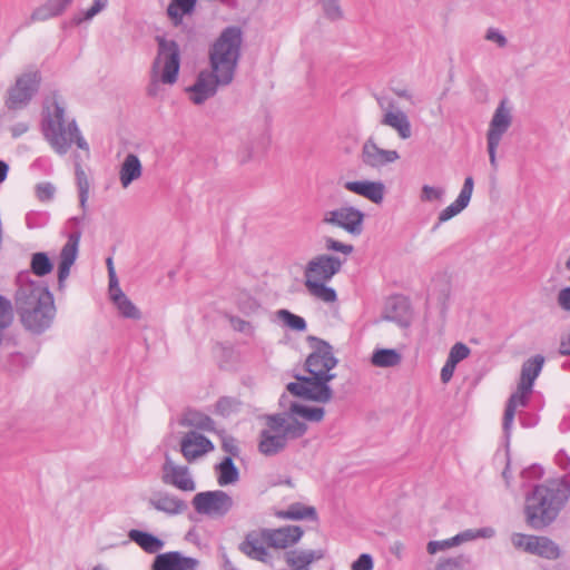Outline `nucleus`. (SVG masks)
Returning a JSON list of instances; mask_svg holds the SVG:
<instances>
[{"instance_id": "f257e3e1", "label": "nucleus", "mask_w": 570, "mask_h": 570, "mask_svg": "<svg viewBox=\"0 0 570 570\" xmlns=\"http://www.w3.org/2000/svg\"><path fill=\"white\" fill-rule=\"evenodd\" d=\"M306 341L313 350L304 363V371L309 375L294 374L296 382L287 383L286 391L294 397L325 404L334 395L330 383L336 374L331 371L337 366L338 358L327 341L314 335H308Z\"/></svg>"}, {"instance_id": "f03ea898", "label": "nucleus", "mask_w": 570, "mask_h": 570, "mask_svg": "<svg viewBox=\"0 0 570 570\" xmlns=\"http://www.w3.org/2000/svg\"><path fill=\"white\" fill-rule=\"evenodd\" d=\"M564 507L558 490H552L547 483L534 484L524 497L525 524L537 531L543 530L557 520Z\"/></svg>"}, {"instance_id": "7ed1b4c3", "label": "nucleus", "mask_w": 570, "mask_h": 570, "mask_svg": "<svg viewBox=\"0 0 570 570\" xmlns=\"http://www.w3.org/2000/svg\"><path fill=\"white\" fill-rule=\"evenodd\" d=\"M244 30L240 26L225 27L208 48V66L235 79L243 56Z\"/></svg>"}, {"instance_id": "20e7f679", "label": "nucleus", "mask_w": 570, "mask_h": 570, "mask_svg": "<svg viewBox=\"0 0 570 570\" xmlns=\"http://www.w3.org/2000/svg\"><path fill=\"white\" fill-rule=\"evenodd\" d=\"M265 419L268 429L259 432L258 451L266 456L282 452L288 440L299 439L308 430L305 422H286L281 413L266 414Z\"/></svg>"}, {"instance_id": "39448f33", "label": "nucleus", "mask_w": 570, "mask_h": 570, "mask_svg": "<svg viewBox=\"0 0 570 570\" xmlns=\"http://www.w3.org/2000/svg\"><path fill=\"white\" fill-rule=\"evenodd\" d=\"M158 55L153 62L151 80L147 87V95L156 97L159 91V82L170 85L177 82L179 77L181 56L176 40H168L165 36H156Z\"/></svg>"}, {"instance_id": "423d86ee", "label": "nucleus", "mask_w": 570, "mask_h": 570, "mask_svg": "<svg viewBox=\"0 0 570 570\" xmlns=\"http://www.w3.org/2000/svg\"><path fill=\"white\" fill-rule=\"evenodd\" d=\"M42 83L41 71L35 66H29L17 76L16 81L6 92L4 106L8 110H21L29 106L38 95Z\"/></svg>"}, {"instance_id": "0eeeda50", "label": "nucleus", "mask_w": 570, "mask_h": 570, "mask_svg": "<svg viewBox=\"0 0 570 570\" xmlns=\"http://www.w3.org/2000/svg\"><path fill=\"white\" fill-rule=\"evenodd\" d=\"M47 299H41L30 306L16 309L22 327L35 336H40L47 332L56 316V305L52 292H43Z\"/></svg>"}, {"instance_id": "6e6552de", "label": "nucleus", "mask_w": 570, "mask_h": 570, "mask_svg": "<svg viewBox=\"0 0 570 570\" xmlns=\"http://www.w3.org/2000/svg\"><path fill=\"white\" fill-rule=\"evenodd\" d=\"M234 80L216 69H203L196 76L195 82L185 88L189 100L200 106L214 97L219 87L229 86Z\"/></svg>"}, {"instance_id": "1a4fd4ad", "label": "nucleus", "mask_w": 570, "mask_h": 570, "mask_svg": "<svg viewBox=\"0 0 570 570\" xmlns=\"http://www.w3.org/2000/svg\"><path fill=\"white\" fill-rule=\"evenodd\" d=\"M191 505L196 513L218 519L232 510L234 500L223 490H209L196 493L191 499Z\"/></svg>"}, {"instance_id": "9d476101", "label": "nucleus", "mask_w": 570, "mask_h": 570, "mask_svg": "<svg viewBox=\"0 0 570 570\" xmlns=\"http://www.w3.org/2000/svg\"><path fill=\"white\" fill-rule=\"evenodd\" d=\"M14 285L13 301L16 309L37 303L39 297L45 301L46 294L43 292H51L46 281L31 278L29 271H20L16 275Z\"/></svg>"}, {"instance_id": "9b49d317", "label": "nucleus", "mask_w": 570, "mask_h": 570, "mask_svg": "<svg viewBox=\"0 0 570 570\" xmlns=\"http://www.w3.org/2000/svg\"><path fill=\"white\" fill-rule=\"evenodd\" d=\"M365 213L354 206H344L325 213L323 223L340 227L352 236H360L364 229Z\"/></svg>"}, {"instance_id": "f8f14e48", "label": "nucleus", "mask_w": 570, "mask_h": 570, "mask_svg": "<svg viewBox=\"0 0 570 570\" xmlns=\"http://www.w3.org/2000/svg\"><path fill=\"white\" fill-rule=\"evenodd\" d=\"M41 130L45 138L60 155H65L68 151L72 140L81 135L75 119L68 122L67 129H57L56 121L50 112L43 117L41 122Z\"/></svg>"}, {"instance_id": "ddd939ff", "label": "nucleus", "mask_w": 570, "mask_h": 570, "mask_svg": "<svg viewBox=\"0 0 570 570\" xmlns=\"http://www.w3.org/2000/svg\"><path fill=\"white\" fill-rule=\"evenodd\" d=\"M346 262V258H341L332 254H321L312 258L305 267V281H331L338 274Z\"/></svg>"}, {"instance_id": "4468645a", "label": "nucleus", "mask_w": 570, "mask_h": 570, "mask_svg": "<svg viewBox=\"0 0 570 570\" xmlns=\"http://www.w3.org/2000/svg\"><path fill=\"white\" fill-rule=\"evenodd\" d=\"M81 235V229L72 230L70 234H68V239L60 250L57 267L59 292L65 289L66 281L70 275L71 267L78 258Z\"/></svg>"}, {"instance_id": "2eb2a0df", "label": "nucleus", "mask_w": 570, "mask_h": 570, "mask_svg": "<svg viewBox=\"0 0 570 570\" xmlns=\"http://www.w3.org/2000/svg\"><path fill=\"white\" fill-rule=\"evenodd\" d=\"M304 535L301 525L287 524L277 529H263L261 537L267 547L273 549H286L295 546Z\"/></svg>"}, {"instance_id": "dca6fc26", "label": "nucleus", "mask_w": 570, "mask_h": 570, "mask_svg": "<svg viewBox=\"0 0 570 570\" xmlns=\"http://www.w3.org/2000/svg\"><path fill=\"white\" fill-rule=\"evenodd\" d=\"M161 480L165 484H170L185 492L196 489V483L189 474L188 466L174 464L168 454L165 456Z\"/></svg>"}, {"instance_id": "f3484780", "label": "nucleus", "mask_w": 570, "mask_h": 570, "mask_svg": "<svg viewBox=\"0 0 570 570\" xmlns=\"http://www.w3.org/2000/svg\"><path fill=\"white\" fill-rule=\"evenodd\" d=\"M214 443L197 431L187 432L180 440V452L189 463L214 451Z\"/></svg>"}, {"instance_id": "a211bd4d", "label": "nucleus", "mask_w": 570, "mask_h": 570, "mask_svg": "<svg viewBox=\"0 0 570 570\" xmlns=\"http://www.w3.org/2000/svg\"><path fill=\"white\" fill-rule=\"evenodd\" d=\"M399 158L400 154L396 150L380 148L373 137L367 138L362 146L361 160L367 167L381 168Z\"/></svg>"}, {"instance_id": "6ab92c4d", "label": "nucleus", "mask_w": 570, "mask_h": 570, "mask_svg": "<svg viewBox=\"0 0 570 570\" xmlns=\"http://www.w3.org/2000/svg\"><path fill=\"white\" fill-rule=\"evenodd\" d=\"M343 186L346 190L362 196L375 205H381L386 194V187L382 180H348Z\"/></svg>"}, {"instance_id": "aec40b11", "label": "nucleus", "mask_w": 570, "mask_h": 570, "mask_svg": "<svg viewBox=\"0 0 570 570\" xmlns=\"http://www.w3.org/2000/svg\"><path fill=\"white\" fill-rule=\"evenodd\" d=\"M508 98L500 100L489 124L487 140L500 142L502 136L512 124L511 109L507 106Z\"/></svg>"}, {"instance_id": "412c9836", "label": "nucleus", "mask_w": 570, "mask_h": 570, "mask_svg": "<svg viewBox=\"0 0 570 570\" xmlns=\"http://www.w3.org/2000/svg\"><path fill=\"white\" fill-rule=\"evenodd\" d=\"M325 409L323 406L307 405L297 401H292L286 411L281 412L286 422H295L302 419V422L318 423L324 420Z\"/></svg>"}, {"instance_id": "4be33fe9", "label": "nucleus", "mask_w": 570, "mask_h": 570, "mask_svg": "<svg viewBox=\"0 0 570 570\" xmlns=\"http://www.w3.org/2000/svg\"><path fill=\"white\" fill-rule=\"evenodd\" d=\"M474 188V179L471 175L466 176L462 186V189L458 196V198L450 204L448 207L442 209L439 214V224H443L461 212H463L470 204L472 193Z\"/></svg>"}, {"instance_id": "5701e85b", "label": "nucleus", "mask_w": 570, "mask_h": 570, "mask_svg": "<svg viewBox=\"0 0 570 570\" xmlns=\"http://www.w3.org/2000/svg\"><path fill=\"white\" fill-rule=\"evenodd\" d=\"M148 502L157 511L170 515L184 513L188 509L186 501L163 491L155 492Z\"/></svg>"}, {"instance_id": "b1692460", "label": "nucleus", "mask_w": 570, "mask_h": 570, "mask_svg": "<svg viewBox=\"0 0 570 570\" xmlns=\"http://www.w3.org/2000/svg\"><path fill=\"white\" fill-rule=\"evenodd\" d=\"M409 311L410 303L407 298L403 295H393L386 301L383 318L400 326H409L406 320Z\"/></svg>"}, {"instance_id": "393cba45", "label": "nucleus", "mask_w": 570, "mask_h": 570, "mask_svg": "<svg viewBox=\"0 0 570 570\" xmlns=\"http://www.w3.org/2000/svg\"><path fill=\"white\" fill-rule=\"evenodd\" d=\"M71 2L72 0H47L31 12L29 21H47L52 18L61 17Z\"/></svg>"}, {"instance_id": "a878e982", "label": "nucleus", "mask_w": 570, "mask_h": 570, "mask_svg": "<svg viewBox=\"0 0 570 570\" xmlns=\"http://www.w3.org/2000/svg\"><path fill=\"white\" fill-rule=\"evenodd\" d=\"M179 424L210 433H216L218 431L215 426L214 420L209 415L190 407L184 412L183 416L179 419Z\"/></svg>"}, {"instance_id": "bb28decb", "label": "nucleus", "mask_w": 570, "mask_h": 570, "mask_svg": "<svg viewBox=\"0 0 570 570\" xmlns=\"http://www.w3.org/2000/svg\"><path fill=\"white\" fill-rule=\"evenodd\" d=\"M238 550L248 558L261 562H266L269 557L267 548L261 542L255 531L245 535V539L238 544Z\"/></svg>"}, {"instance_id": "cd10ccee", "label": "nucleus", "mask_w": 570, "mask_h": 570, "mask_svg": "<svg viewBox=\"0 0 570 570\" xmlns=\"http://www.w3.org/2000/svg\"><path fill=\"white\" fill-rule=\"evenodd\" d=\"M544 361L543 355L535 354L523 362L519 381L522 389H533L534 382L543 368Z\"/></svg>"}, {"instance_id": "c85d7f7f", "label": "nucleus", "mask_w": 570, "mask_h": 570, "mask_svg": "<svg viewBox=\"0 0 570 570\" xmlns=\"http://www.w3.org/2000/svg\"><path fill=\"white\" fill-rule=\"evenodd\" d=\"M128 538L138 544L147 553H157L164 548L165 542L159 537L151 532L131 529L128 532Z\"/></svg>"}, {"instance_id": "c756f323", "label": "nucleus", "mask_w": 570, "mask_h": 570, "mask_svg": "<svg viewBox=\"0 0 570 570\" xmlns=\"http://www.w3.org/2000/svg\"><path fill=\"white\" fill-rule=\"evenodd\" d=\"M142 174V166L139 157L135 154H128L120 165L119 179L124 188L130 186Z\"/></svg>"}, {"instance_id": "7c9ffc66", "label": "nucleus", "mask_w": 570, "mask_h": 570, "mask_svg": "<svg viewBox=\"0 0 570 570\" xmlns=\"http://www.w3.org/2000/svg\"><path fill=\"white\" fill-rule=\"evenodd\" d=\"M529 553L548 560H556L561 556L560 547L549 537L535 535L529 546Z\"/></svg>"}, {"instance_id": "2f4dec72", "label": "nucleus", "mask_w": 570, "mask_h": 570, "mask_svg": "<svg viewBox=\"0 0 570 570\" xmlns=\"http://www.w3.org/2000/svg\"><path fill=\"white\" fill-rule=\"evenodd\" d=\"M217 482L220 487L235 484L239 481L240 472L230 456H224L214 465Z\"/></svg>"}, {"instance_id": "473e14b6", "label": "nucleus", "mask_w": 570, "mask_h": 570, "mask_svg": "<svg viewBox=\"0 0 570 570\" xmlns=\"http://www.w3.org/2000/svg\"><path fill=\"white\" fill-rule=\"evenodd\" d=\"M32 362L33 355H26L19 351H8L1 365L10 375L21 376Z\"/></svg>"}, {"instance_id": "72a5a7b5", "label": "nucleus", "mask_w": 570, "mask_h": 570, "mask_svg": "<svg viewBox=\"0 0 570 570\" xmlns=\"http://www.w3.org/2000/svg\"><path fill=\"white\" fill-rule=\"evenodd\" d=\"M197 0H171L167 7V16L174 27L183 23L185 16H190L195 12Z\"/></svg>"}, {"instance_id": "f704fd0d", "label": "nucleus", "mask_w": 570, "mask_h": 570, "mask_svg": "<svg viewBox=\"0 0 570 570\" xmlns=\"http://www.w3.org/2000/svg\"><path fill=\"white\" fill-rule=\"evenodd\" d=\"M381 122L395 129L402 139L411 137V122L406 114L401 110L385 112Z\"/></svg>"}, {"instance_id": "c9c22d12", "label": "nucleus", "mask_w": 570, "mask_h": 570, "mask_svg": "<svg viewBox=\"0 0 570 570\" xmlns=\"http://www.w3.org/2000/svg\"><path fill=\"white\" fill-rule=\"evenodd\" d=\"M402 362V354L395 348H375L371 356V363L376 367H393Z\"/></svg>"}, {"instance_id": "e433bc0d", "label": "nucleus", "mask_w": 570, "mask_h": 570, "mask_svg": "<svg viewBox=\"0 0 570 570\" xmlns=\"http://www.w3.org/2000/svg\"><path fill=\"white\" fill-rule=\"evenodd\" d=\"M327 282L328 281L308 279L304 281V284L311 295L325 303H335L337 301V293L335 288L326 285Z\"/></svg>"}, {"instance_id": "4c0bfd02", "label": "nucleus", "mask_w": 570, "mask_h": 570, "mask_svg": "<svg viewBox=\"0 0 570 570\" xmlns=\"http://www.w3.org/2000/svg\"><path fill=\"white\" fill-rule=\"evenodd\" d=\"M55 268V263L47 252H36L30 257V274L38 277L49 275Z\"/></svg>"}, {"instance_id": "58836bf2", "label": "nucleus", "mask_w": 570, "mask_h": 570, "mask_svg": "<svg viewBox=\"0 0 570 570\" xmlns=\"http://www.w3.org/2000/svg\"><path fill=\"white\" fill-rule=\"evenodd\" d=\"M517 407L518 406L513 400H508L505 403L503 417H502L503 446L508 454H509V446L511 443L512 425L514 422Z\"/></svg>"}, {"instance_id": "ea45409f", "label": "nucleus", "mask_w": 570, "mask_h": 570, "mask_svg": "<svg viewBox=\"0 0 570 570\" xmlns=\"http://www.w3.org/2000/svg\"><path fill=\"white\" fill-rule=\"evenodd\" d=\"M277 318L283 326L295 332H305L307 323L304 317L292 313L289 309L281 308L276 312Z\"/></svg>"}, {"instance_id": "a19ab883", "label": "nucleus", "mask_w": 570, "mask_h": 570, "mask_svg": "<svg viewBox=\"0 0 570 570\" xmlns=\"http://www.w3.org/2000/svg\"><path fill=\"white\" fill-rule=\"evenodd\" d=\"M288 509L291 511L292 521H318L317 510L313 505H306L302 502H294L288 505Z\"/></svg>"}, {"instance_id": "79ce46f5", "label": "nucleus", "mask_w": 570, "mask_h": 570, "mask_svg": "<svg viewBox=\"0 0 570 570\" xmlns=\"http://www.w3.org/2000/svg\"><path fill=\"white\" fill-rule=\"evenodd\" d=\"M471 562L470 554L460 553L455 557L440 558L435 564V570H464Z\"/></svg>"}, {"instance_id": "37998d69", "label": "nucleus", "mask_w": 570, "mask_h": 570, "mask_svg": "<svg viewBox=\"0 0 570 570\" xmlns=\"http://www.w3.org/2000/svg\"><path fill=\"white\" fill-rule=\"evenodd\" d=\"M75 176L78 188L79 206L82 208V210H86L89 197L90 183L82 166L79 164H77V171H75Z\"/></svg>"}, {"instance_id": "c03bdc74", "label": "nucleus", "mask_w": 570, "mask_h": 570, "mask_svg": "<svg viewBox=\"0 0 570 570\" xmlns=\"http://www.w3.org/2000/svg\"><path fill=\"white\" fill-rule=\"evenodd\" d=\"M240 404V401L234 396H220L214 405V413L223 417H228L232 413L239 411Z\"/></svg>"}, {"instance_id": "a18cd8bd", "label": "nucleus", "mask_w": 570, "mask_h": 570, "mask_svg": "<svg viewBox=\"0 0 570 570\" xmlns=\"http://www.w3.org/2000/svg\"><path fill=\"white\" fill-rule=\"evenodd\" d=\"M124 318L139 321L142 317L140 309L127 297V295L112 302Z\"/></svg>"}, {"instance_id": "49530a36", "label": "nucleus", "mask_w": 570, "mask_h": 570, "mask_svg": "<svg viewBox=\"0 0 570 570\" xmlns=\"http://www.w3.org/2000/svg\"><path fill=\"white\" fill-rule=\"evenodd\" d=\"M495 535V530L492 527H484L480 529H468L458 534L455 538L458 540L459 546L463 542L471 541L474 539L483 538L491 539Z\"/></svg>"}, {"instance_id": "de8ad7c7", "label": "nucleus", "mask_w": 570, "mask_h": 570, "mask_svg": "<svg viewBox=\"0 0 570 570\" xmlns=\"http://www.w3.org/2000/svg\"><path fill=\"white\" fill-rule=\"evenodd\" d=\"M151 570H179L175 551L158 553L153 561Z\"/></svg>"}, {"instance_id": "09e8293b", "label": "nucleus", "mask_w": 570, "mask_h": 570, "mask_svg": "<svg viewBox=\"0 0 570 570\" xmlns=\"http://www.w3.org/2000/svg\"><path fill=\"white\" fill-rule=\"evenodd\" d=\"M237 307L243 314L252 315L261 308V303L248 292H244L237 299Z\"/></svg>"}, {"instance_id": "8fccbe9b", "label": "nucleus", "mask_w": 570, "mask_h": 570, "mask_svg": "<svg viewBox=\"0 0 570 570\" xmlns=\"http://www.w3.org/2000/svg\"><path fill=\"white\" fill-rule=\"evenodd\" d=\"M552 487V490H558V497L567 504L570 498V472L560 479H550L546 482Z\"/></svg>"}, {"instance_id": "3c124183", "label": "nucleus", "mask_w": 570, "mask_h": 570, "mask_svg": "<svg viewBox=\"0 0 570 570\" xmlns=\"http://www.w3.org/2000/svg\"><path fill=\"white\" fill-rule=\"evenodd\" d=\"M215 434L220 438L222 449L228 453L227 456H230L232 459L239 456L240 450L236 444V439L233 435H228L225 429H219Z\"/></svg>"}, {"instance_id": "603ef678", "label": "nucleus", "mask_w": 570, "mask_h": 570, "mask_svg": "<svg viewBox=\"0 0 570 570\" xmlns=\"http://www.w3.org/2000/svg\"><path fill=\"white\" fill-rule=\"evenodd\" d=\"M326 19L337 21L343 19L344 13L338 0H320Z\"/></svg>"}, {"instance_id": "864d4df0", "label": "nucleus", "mask_w": 570, "mask_h": 570, "mask_svg": "<svg viewBox=\"0 0 570 570\" xmlns=\"http://www.w3.org/2000/svg\"><path fill=\"white\" fill-rule=\"evenodd\" d=\"M225 317L228 320L234 331L243 333L247 336L254 335L255 328L252 323L228 313L225 314Z\"/></svg>"}, {"instance_id": "5fc2aeb1", "label": "nucleus", "mask_w": 570, "mask_h": 570, "mask_svg": "<svg viewBox=\"0 0 570 570\" xmlns=\"http://www.w3.org/2000/svg\"><path fill=\"white\" fill-rule=\"evenodd\" d=\"M459 546L458 540L454 537L445 540H431L426 544V551L429 554H436L440 551L451 549Z\"/></svg>"}, {"instance_id": "6e6d98bb", "label": "nucleus", "mask_w": 570, "mask_h": 570, "mask_svg": "<svg viewBox=\"0 0 570 570\" xmlns=\"http://www.w3.org/2000/svg\"><path fill=\"white\" fill-rule=\"evenodd\" d=\"M325 248L328 252L333 253H342L344 255H351L354 252V246L352 244H345L343 242H340L333 237H325L324 238Z\"/></svg>"}, {"instance_id": "4d7b16f0", "label": "nucleus", "mask_w": 570, "mask_h": 570, "mask_svg": "<svg viewBox=\"0 0 570 570\" xmlns=\"http://www.w3.org/2000/svg\"><path fill=\"white\" fill-rule=\"evenodd\" d=\"M471 353L470 347L462 343L456 342L450 350L448 360L452 361L455 364H459L461 361L465 360Z\"/></svg>"}, {"instance_id": "13d9d810", "label": "nucleus", "mask_w": 570, "mask_h": 570, "mask_svg": "<svg viewBox=\"0 0 570 570\" xmlns=\"http://www.w3.org/2000/svg\"><path fill=\"white\" fill-rule=\"evenodd\" d=\"M444 193L445 190L442 187L423 185L421 189L420 199L422 202L442 200Z\"/></svg>"}, {"instance_id": "bf43d9fd", "label": "nucleus", "mask_w": 570, "mask_h": 570, "mask_svg": "<svg viewBox=\"0 0 570 570\" xmlns=\"http://www.w3.org/2000/svg\"><path fill=\"white\" fill-rule=\"evenodd\" d=\"M55 191V186L49 181L39 183L35 187L36 197L40 202H50L53 199Z\"/></svg>"}, {"instance_id": "052dcab7", "label": "nucleus", "mask_w": 570, "mask_h": 570, "mask_svg": "<svg viewBox=\"0 0 570 570\" xmlns=\"http://www.w3.org/2000/svg\"><path fill=\"white\" fill-rule=\"evenodd\" d=\"M533 392V389H522V384L518 383V389L513 392L508 400H513L517 406H528L530 402V396Z\"/></svg>"}, {"instance_id": "680f3d73", "label": "nucleus", "mask_w": 570, "mask_h": 570, "mask_svg": "<svg viewBox=\"0 0 570 570\" xmlns=\"http://www.w3.org/2000/svg\"><path fill=\"white\" fill-rule=\"evenodd\" d=\"M534 534L513 533L511 541L517 549H522L529 553V546L534 541Z\"/></svg>"}, {"instance_id": "e2e57ef3", "label": "nucleus", "mask_w": 570, "mask_h": 570, "mask_svg": "<svg viewBox=\"0 0 570 570\" xmlns=\"http://www.w3.org/2000/svg\"><path fill=\"white\" fill-rule=\"evenodd\" d=\"M108 4V0H92L91 6L81 11V16L86 21H90L94 17L100 13Z\"/></svg>"}, {"instance_id": "0e129e2a", "label": "nucleus", "mask_w": 570, "mask_h": 570, "mask_svg": "<svg viewBox=\"0 0 570 570\" xmlns=\"http://www.w3.org/2000/svg\"><path fill=\"white\" fill-rule=\"evenodd\" d=\"M374 560L370 553H362L352 562L351 570H373Z\"/></svg>"}, {"instance_id": "69168bd1", "label": "nucleus", "mask_w": 570, "mask_h": 570, "mask_svg": "<svg viewBox=\"0 0 570 570\" xmlns=\"http://www.w3.org/2000/svg\"><path fill=\"white\" fill-rule=\"evenodd\" d=\"M179 570H195L198 560L191 557H186L179 551H175Z\"/></svg>"}, {"instance_id": "338daca9", "label": "nucleus", "mask_w": 570, "mask_h": 570, "mask_svg": "<svg viewBox=\"0 0 570 570\" xmlns=\"http://www.w3.org/2000/svg\"><path fill=\"white\" fill-rule=\"evenodd\" d=\"M485 39L495 42L500 48L505 47L508 43L505 36L495 28H489L487 30Z\"/></svg>"}, {"instance_id": "774afa93", "label": "nucleus", "mask_w": 570, "mask_h": 570, "mask_svg": "<svg viewBox=\"0 0 570 570\" xmlns=\"http://www.w3.org/2000/svg\"><path fill=\"white\" fill-rule=\"evenodd\" d=\"M558 305L567 312H570V286L563 287L558 293Z\"/></svg>"}]
</instances>
